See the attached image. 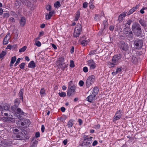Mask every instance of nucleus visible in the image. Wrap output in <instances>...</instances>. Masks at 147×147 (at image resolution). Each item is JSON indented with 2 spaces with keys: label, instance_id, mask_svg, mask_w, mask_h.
Returning a JSON list of instances; mask_svg holds the SVG:
<instances>
[{
  "label": "nucleus",
  "instance_id": "nucleus-1",
  "mask_svg": "<svg viewBox=\"0 0 147 147\" xmlns=\"http://www.w3.org/2000/svg\"><path fill=\"white\" fill-rule=\"evenodd\" d=\"M93 138L92 137H88L84 135L83 137V140L80 142V145L83 147H87L90 145L92 143Z\"/></svg>",
  "mask_w": 147,
  "mask_h": 147
},
{
  "label": "nucleus",
  "instance_id": "nucleus-2",
  "mask_svg": "<svg viewBox=\"0 0 147 147\" xmlns=\"http://www.w3.org/2000/svg\"><path fill=\"white\" fill-rule=\"evenodd\" d=\"M132 30L134 34L137 36H139L141 34L140 26L138 23L134 22L133 24L132 27Z\"/></svg>",
  "mask_w": 147,
  "mask_h": 147
},
{
  "label": "nucleus",
  "instance_id": "nucleus-3",
  "mask_svg": "<svg viewBox=\"0 0 147 147\" xmlns=\"http://www.w3.org/2000/svg\"><path fill=\"white\" fill-rule=\"evenodd\" d=\"M64 58L62 57L60 58L56 63V65L58 68L64 70L67 67V65L64 63Z\"/></svg>",
  "mask_w": 147,
  "mask_h": 147
},
{
  "label": "nucleus",
  "instance_id": "nucleus-4",
  "mask_svg": "<svg viewBox=\"0 0 147 147\" xmlns=\"http://www.w3.org/2000/svg\"><path fill=\"white\" fill-rule=\"evenodd\" d=\"M95 77L94 75L89 76L87 79L86 85V87L88 88L94 83L95 80Z\"/></svg>",
  "mask_w": 147,
  "mask_h": 147
},
{
  "label": "nucleus",
  "instance_id": "nucleus-5",
  "mask_svg": "<svg viewBox=\"0 0 147 147\" xmlns=\"http://www.w3.org/2000/svg\"><path fill=\"white\" fill-rule=\"evenodd\" d=\"M76 89V87L75 85L68 87L67 90V96H70L74 95L75 93Z\"/></svg>",
  "mask_w": 147,
  "mask_h": 147
},
{
  "label": "nucleus",
  "instance_id": "nucleus-6",
  "mask_svg": "<svg viewBox=\"0 0 147 147\" xmlns=\"http://www.w3.org/2000/svg\"><path fill=\"white\" fill-rule=\"evenodd\" d=\"M81 25L80 24H77L74 30V37H76L79 36L81 32Z\"/></svg>",
  "mask_w": 147,
  "mask_h": 147
},
{
  "label": "nucleus",
  "instance_id": "nucleus-7",
  "mask_svg": "<svg viewBox=\"0 0 147 147\" xmlns=\"http://www.w3.org/2000/svg\"><path fill=\"white\" fill-rule=\"evenodd\" d=\"M13 137L14 138L21 140H24L25 138V134L21 131L17 133L16 135H13Z\"/></svg>",
  "mask_w": 147,
  "mask_h": 147
},
{
  "label": "nucleus",
  "instance_id": "nucleus-8",
  "mask_svg": "<svg viewBox=\"0 0 147 147\" xmlns=\"http://www.w3.org/2000/svg\"><path fill=\"white\" fill-rule=\"evenodd\" d=\"M135 46L136 49H140L143 45L142 41L141 40H136L134 42Z\"/></svg>",
  "mask_w": 147,
  "mask_h": 147
},
{
  "label": "nucleus",
  "instance_id": "nucleus-9",
  "mask_svg": "<svg viewBox=\"0 0 147 147\" xmlns=\"http://www.w3.org/2000/svg\"><path fill=\"white\" fill-rule=\"evenodd\" d=\"M120 56H113L112 59V63L113 65H117L120 61Z\"/></svg>",
  "mask_w": 147,
  "mask_h": 147
},
{
  "label": "nucleus",
  "instance_id": "nucleus-10",
  "mask_svg": "<svg viewBox=\"0 0 147 147\" xmlns=\"http://www.w3.org/2000/svg\"><path fill=\"white\" fill-rule=\"evenodd\" d=\"M121 112L122 111L121 110H119L117 111L113 119L114 121L118 120L121 118L122 116Z\"/></svg>",
  "mask_w": 147,
  "mask_h": 147
},
{
  "label": "nucleus",
  "instance_id": "nucleus-11",
  "mask_svg": "<svg viewBox=\"0 0 147 147\" xmlns=\"http://www.w3.org/2000/svg\"><path fill=\"white\" fill-rule=\"evenodd\" d=\"M88 65L90 67V69H94L96 67V64L92 60H89L88 61Z\"/></svg>",
  "mask_w": 147,
  "mask_h": 147
},
{
  "label": "nucleus",
  "instance_id": "nucleus-12",
  "mask_svg": "<svg viewBox=\"0 0 147 147\" xmlns=\"http://www.w3.org/2000/svg\"><path fill=\"white\" fill-rule=\"evenodd\" d=\"M30 121L27 119H24L23 121L21 123V125L23 126H24V127H26L29 126L30 124Z\"/></svg>",
  "mask_w": 147,
  "mask_h": 147
},
{
  "label": "nucleus",
  "instance_id": "nucleus-13",
  "mask_svg": "<svg viewBox=\"0 0 147 147\" xmlns=\"http://www.w3.org/2000/svg\"><path fill=\"white\" fill-rule=\"evenodd\" d=\"M124 33L129 36L131 37L133 35L132 32L128 28H124Z\"/></svg>",
  "mask_w": 147,
  "mask_h": 147
},
{
  "label": "nucleus",
  "instance_id": "nucleus-14",
  "mask_svg": "<svg viewBox=\"0 0 147 147\" xmlns=\"http://www.w3.org/2000/svg\"><path fill=\"white\" fill-rule=\"evenodd\" d=\"M10 38V34L9 33L7 34L4 38L3 41V44L4 45L7 44L9 42Z\"/></svg>",
  "mask_w": 147,
  "mask_h": 147
},
{
  "label": "nucleus",
  "instance_id": "nucleus-15",
  "mask_svg": "<svg viewBox=\"0 0 147 147\" xmlns=\"http://www.w3.org/2000/svg\"><path fill=\"white\" fill-rule=\"evenodd\" d=\"M126 13V12L124 11L119 16L118 20L119 22L122 21L123 20V18L125 16Z\"/></svg>",
  "mask_w": 147,
  "mask_h": 147
},
{
  "label": "nucleus",
  "instance_id": "nucleus-16",
  "mask_svg": "<svg viewBox=\"0 0 147 147\" xmlns=\"http://www.w3.org/2000/svg\"><path fill=\"white\" fill-rule=\"evenodd\" d=\"M95 97L93 95L90 94L89 96H88L86 98L87 101L89 102H92L94 100Z\"/></svg>",
  "mask_w": 147,
  "mask_h": 147
},
{
  "label": "nucleus",
  "instance_id": "nucleus-17",
  "mask_svg": "<svg viewBox=\"0 0 147 147\" xmlns=\"http://www.w3.org/2000/svg\"><path fill=\"white\" fill-rule=\"evenodd\" d=\"M20 23L21 26H24L26 23V20L25 18L24 17H21L20 21Z\"/></svg>",
  "mask_w": 147,
  "mask_h": 147
},
{
  "label": "nucleus",
  "instance_id": "nucleus-18",
  "mask_svg": "<svg viewBox=\"0 0 147 147\" xmlns=\"http://www.w3.org/2000/svg\"><path fill=\"white\" fill-rule=\"evenodd\" d=\"M120 47L122 49L126 51L128 49V47L126 44L124 42H122L121 43Z\"/></svg>",
  "mask_w": 147,
  "mask_h": 147
},
{
  "label": "nucleus",
  "instance_id": "nucleus-19",
  "mask_svg": "<svg viewBox=\"0 0 147 147\" xmlns=\"http://www.w3.org/2000/svg\"><path fill=\"white\" fill-rule=\"evenodd\" d=\"M98 89L97 87H95L93 89L92 93L91 94L93 95L96 97V95L97 94L98 92Z\"/></svg>",
  "mask_w": 147,
  "mask_h": 147
},
{
  "label": "nucleus",
  "instance_id": "nucleus-20",
  "mask_svg": "<svg viewBox=\"0 0 147 147\" xmlns=\"http://www.w3.org/2000/svg\"><path fill=\"white\" fill-rule=\"evenodd\" d=\"M54 13V11H50L49 14L46 13L45 15L46 19L47 20H49L50 19L53 15V14Z\"/></svg>",
  "mask_w": 147,
  "mask_h": 147
},
{
  "label": "nucleus",
  "instance_id": "nucleus-21",
  "mask_svg": "<svg viewBox=\"0 0 147 147\" xmlns=\"http://www.w3.org/2000/svg\"><path fill=\"white\" fill-rule=\"evenodd\" d=\"M3 112L5 111H9V108H10L9 105L6 103L3 104Z\"/></svg>",
  "mask_w": 147,
  "mask_h": 147
},
{
  "label": "nucleus",
  "instance_id": "nucleus-22",
  "mask_svg": "<svg viewBox=\"0 0 147 147\" xmlns=\"http://www.w3.org/2000/svg\"><path fill=\"white\" fill-rule=\"evenodd\" d=\"M36 66V64L33 61H31L28 64V67L31 68H34Z\"/></svg>",
  "mask_w": 147,
  "mask_h": 147
},
{
  "label": "nucleus",
  "instance_id": "nucleus-23",
  "mask_svg": "<svg viewBox=\"0 0 147 147\" xmlns=\"http://www.w3.org/2000/svg\"><path fill=\"white\" fill-rule=\"evenodd\" d=\"M7 142L5 141H0V147H5L7 146Z\"/></svg>",
  "mask_w": 147,
  "mask_h": 147
},
{
  "label": "nucleus",
  "instance_id": "nucleus-24",
  "mask_svg": "<svg viewBox=\"0 0 147 147\" xmlns=\"http://www.w3.org/2000/svg\"><path fill=\"white\" fill-rule=\"evenodd\" d=\"M16 59V56L12 57L11 59V60L10 62V66H13V64L15 62Z\"/></svg>",
  "mask_w": 147,
  "mask_h": 147
},
{
  "label": "nucleus",
  "instance_id": "nucleus-25",
  "mask_svg": "<svg viewBox=\"0 0 147 147\" xmlns=\"http://www.w3.org/2000/svg\"><path fill=\"white\" fill-rule=\"evenodd\" d=\"M17 111L18 114L20 115H24L25 113L22 111L21 109L18 108L17 109Z\"/></svg>",
  "mask_w": 147,
  "mask_h": 147
},
{
  "label": "nucleus",
  "instance_id": "nucleus-26",
  "mask_svg": "<svg viewBox=\"0 0 147 147\" xmlns=\"http://www.w3.org/2000/svg\"><path fill=\"white\" fill-rule=\"evenodd\" d=\"M136 8L133 7L131 9H130L128 12L127 13V15H129L133 13L136 10Z\"/></svg>",
  "mask_w": 147,
  "mask_h": 147
},
{
  "label": "nucleus",
  "instance_id": "nucleus-27",
  "mask_svg": "<svg viewBox=\"0 0 147 147\" xmlns=\"http://www.w3.org/2000/svg\"><path fill=\"white\" fill-rule=\"evenodd\" d=\"M18 129L13 128V135H16V134L20 132Z\"/></svg>",
  "mask_w": 147,
  "mask_h": 147
},
{
  "label": "nucleus",
  "instance_id": "nucleus-28",
  "mask_svg": "<svg viewBox=\"0 0 147 147\" xmlns=\"http://www.w3.org/2000/svg\"><path fill=\"white\" fill-rule=\"evenodd\" d=\"M139 23L143 26H146V24L145 23L144 20L143 19H140L139 20Z\"/></svg>",
  "mask_w": 147,
  "mask_h": 147
},
{
  "label": "nucleus",
  "instance_id": "nucleus-29",
  "mask_svg": "<svg viewBox=\"0 0 147 147\" xmlns=\"http://www.w3.org/2000/svg\"><path fill=\"white\" fill-rule=\"evenodd\" d=\"M40 95L42 96H45L46 94L44 88H42L41 89L40 91Z\"/></svg>",
  "mask_w": 147,
  "mask_h": 147
},
{
  "label": "nucleus",
  "instance_id": "nucleus-30",
  "mask_svg": "<svg viewBox=\"0 0 147 147\" xmlns=\"http://www.w3.org/2000/svg\"><path fill=\"white\" fill-rule=\"evenodd\" d=\"M23 89H21L19 92V97H20V99L23 100Z\"/></svg>",
  "mask_w": 147,
  "mask_h": 147
},
{
  "label": "nucleus",
  "instance_id": "nucleus-31",
  "mask_svg": "<svg viewBox=\"0 0 147 147\" xmlns=\"http://www.w3.org/2000/svg\"><path fill=\"white\" fill-rule=\"evenodd\" d=\"M15 106L18 107L20 103V102L19 101V99L18 98H17L15 99Z\"/></svg>",
  "mask_w": 147,
  "mask_h": 147
},
{
  "label": "nucleus",
  "instance_id": "nucleus-32",
  "mask_svg": "<svg viewBox=\"0 0 147 147\" xmlns=\"http://www.w3.org/2000/svg\"><path fill=\"white\" fill-rule=\"evenodd\" d=\"M131 61L133 63H136L138 61V59L134 56H133Z\"/></svg>",
  "mask_w": 147,
  "mask_h": 147
},
{
  "label": "nucleus",
  "instance_id": "nucleus-33",
  "mask_svg": "<svg viewBox=\"0 0 147 147\" xmlns=\"http://www.w3.org/2000/svg\"><path fill=\"white\" fill-rule=\"evenodd\" d=\"M88 41L86 40H84L82 41L81 44L82 45L85 46L88 44Z\"/></svg>",
  "mask_w": 147,
  "mask_h": 147
},
{
  "label": "nucleus",
  "instance_id": "nucleus-34",
  "mask_svg": "<svg viewBox=\"0 0 147 147\" xmlns=\"http://www.w3.org/2000/svg\"><path fill=\"white\" fill-rule=\"evenodd\" d=\"M90 7L92 9H93L94 8V6L93 5V1L90 0L89 2Z\"/></svg>",
  "mask_w": 147,
  "mask_h": 147
},
{
  "label": "nucleus",
  "instance_id": "nucleus-35",
  "mask_svg": "<svg viewBox=\"0 0 147 147\" xmlns=\"http://www.w3.org/2000/svg\"><path fill=\"white\" fill-rule=\"evenodd\" d=\"M59 94L60 97H64L66 96V93L65 92H59Z\"/></svg>",
  "mask_w": 147,
  "mask_h": 147
},
{
  "label": "nucleus",
  "instance_id": "nucleus-36",
  "mask_svg": "<svg viewBox=\"0 0 147 147\" xmlns=\"http://www.w3.org/2000/svg\"><path fill=\"white\" fill-rule=\"evenodd\" d=\"M54 6L55 7L57 8L60 7V4L59 2L58 1H57L54 4Z\"/></svg>",
  "mask_w": 147,
  "mask_h": 147
},
{
  "label": "nucleus",
  "instance_id": "nucleus-37",
  "mask_svg": "<svg viewBox=\"0 0 147 147\" xmlns=\"http://www.w3.org/2000/svg\"><path fill=\"white\" fill-rule=\"evenodd\" d=\"M26 49V46H24L22 48L19 49V52L20 53L24 52L25 51V50Z\"/></svg>",
  "mask_w": 147,
  "mask_h": 147
},
{
  "label": "nucleus",
  "instance_id": "nucleus-38",
  "mask_svg": "<svg viewBox=\"0 0 147 147\" xmlns=\"http://www.w3.org/2000/svg\"><path fill=\"white\" fill-rule=\"evenodd\" d=\"M80 15V14L79 12H77L75 17L74 20L76 21L78 19Z\"/></svg>",
  "mask_w": 147,
  "mask_h": 147
},
{
  "label": "nucleus",
  "instance_id": "nucleus-39",
  "mask_svg": "<svg viewBox=\"0 0 147 147\" xmlns=\"http://www.w3.org/2000/svg\"><path fill=\"white\" fill-rule=\"evenodd\" d=\"M25 63H22L19 65L20 68L22 69H24V68Z\"/></svg>",
  "mask_w": 147,
  "mask_h": 147
},
{
  "label": "nucleus",
  "instance_id": "nucleus-40",
  "mask_svg": "<svg viewBox=\"0 0 147 147\" xmlns=\"http://www.w3.org/2000/svg\"><path fill=\"white\" fill-rule=\"evenodd\" d=\"M122 70V68L121 67H117L116 69V71L117 74L120 73Z\"/></svg>",
  "mask_w": 147,
  "mask_h": 147
},
{
  "label": "nucleus",
  "instance_id": "nucleus-41",
  "mask_svg": "<svg viewBox=\"0 0 147 147\" xmlns=\"http://www.w3.org/2000/svg\"><path fill=\"white\" fill-rule=\"evenodd\" d=\"M132 22L131 20H129L127 22V23L126 24L125 26L127 27H128L131 24Z\"/></svg>",
  "mask_w": 147,
  "mask_h": 147
},
{
  "label": "nucleus",
  "instance_id": "nucleus-42",
  "mask_svg": "<svg viewBox=\"0 0 147 147\" xmlns=\"http://www.w3.org/2000/svg\"><path fill=\"white\" fill-rule=\"evenodd\" d=\"M67 125L68 127L69 128H70L72 126L73 123L71 121V120L69 121Z\"/></svg>",
  "mask_w": 147,
  "mask_h": 147
},
{
  "label": "nucleus",
  "instance_id": "nucleus-43",
  "mask_svg": "<svg viewBox=\"0 0 147 147\" xmlns=\"http://www.w3.org/2000/svg\"><path fill=\"white\" fill-rule=\"evenodd\" d=\"M17 107H16L15 106H12L11 107V109L12 110V111L13 112H15L16 111H17Z\"/></svg>",
  "mask_w": 147,
  "mask_h": 147
},
{
  "label": "nucleus",
  "instance_id": "nucleus-44",
  "mask_svg": "<svg viewBox=\"0 0 147 147\" xmlns=\"http://www.w3.org/2000/svg\"><path fill=\"white\" fill-rule=\"evenodd\" d=\"M35 45L38 47H40L41 46V43L39 41H35Z\"/></svg>",
  "mask_w": 147,
  "mask_h": 147
},
{
  "label": "nucleus",
  "instance_id": "nucleus-45",
  "mask_svg": "<svg viewBox=\"0 0 147 147\" xmlns=\"http://www.w3.org/2000/svg\"><path fill=\"white\" fill-rule=\"evenodd\" d=\"M70 66L71 67H74V62L73 60H71L70 61Z\"/></svg>",
  "mask_w": 147,
  "mask_h": 147
},
{
  "label": "nucleus",
  "instance_id": "nucleus-46",
  "mask_svg": "<svg viewBox=\"0 0 147 147\" xmlns=\"http://www.w3.org/2000/svg\"><path fill=\"white\" fill-rule=\"evenodd\" d=\"M96 51H91L89 53L88 55H92L97 54Z\"/></svg>",
  "mask_w": 147,
  "mask_h": 147
},
{
  "label": "nucleus",
  "instance_id": "nucleus-47",
  "mask_svg": "<svg viewBox=\"0 0 147 147\" xmlns=\"http://www.w3.org/2000/svg\"><path fill=\"white\" fill-rule=\"evenodd\" d=\"M100 17L99 15H95L94 19L96 20H98L100 19Z\"/></svg>",
  "mask_w": 147,
  "mask_h": 147
},
{
  "label": "nucleus",
  "instance_id": "nucleus-48",
  "mask_svg": "<svg viewBox=\"0 0 147 147\" xmlns=\"http://www.w3.org/2000/svg\"><path fill=\"white\" fill-rule=\"evenodd\" d=\"M84 83V82L83 81L80 80L79 82V84L80 86L82 87L83 86Z\"/></svg>",
  "mask_w": 147,
  "mask_h": 147
},
{
  "label": "nucleus",
  "instance_id": "nucleus-49",
  "mask_svg": "<svg viewBox=\"0 0 147 147\" xmlns=\"http://www.w3.org/2000/svg\"><path fill=\"white\" fill-rule=\"evenodd\" d=\"M83 71L85 73L87 72L88 71V67H84L83 68Z\"/></svg>",
  "mask_w": 147,
  "mask_h": 147
},
{
  "label": "nucleus",
  "instance_id": "nucleus-50",
  "mask_svg": "<svg viewBox=\"0 0 147 147\" xmlns=\"http://www.w3.org/2000/svg\"><path fill=\"white\" fill-rule=\"evenodd\" d=\"M98 143V142L97 140H95L93 142L92 145L93 146H95Z\"/></svg>",
  "mask_w": 147,
  "mask_h": 147
},
{
  "label": "nucleus",
  "instance_id": "nucleus-51",
  "mask_svg": "<svg viewBox=\"0 0 147 147\" xmlns=\"http://www.w3.org/2000/svg\"><path fill=\"white\" fill-rule=\"evenodd\" d=\"M37 144V141H35L33 144L31 146V147H36Z\"/></svg>",
  "mask_w": 147,
  "mask_h": 147
},
{
  "label": "nucleus",
  "instance_id": "nucleus-52",
  "mask_svg": "<svg viewBox=\"0 0 147 147\" xmlns=\"http://www.w3.org/2000/svg\"><path fill=\"white\" fill-rule=\"evenodd\" d=\"M83 6L84 8H86L88 6V3L86 2L84 3Z\"/></svg>",
  "mask_w": 147,
  "mask_h": 147
},
{
  "label": "nucleus",
  "instance_id": "nucleus-53",
  "mask_svg": "<svg viewBox=\"0 0 147 147\" xmlns=\"http://www.w3.org/2000/svg\"><path fill=\"white\" fill-rule=\"evenodd\" d=\"M0 111H1V113L3 114V106H2L1 105H0Z\"/></svg>",
  "mask_w": 147,
  "mask_h": 147
},
{
  "label": "nucleus",
  "instance_id": "nucleus-54",
  "mask_svg": "<svg viewBox=\"0 0 147 147\" xmlns=\"http://www.w3.org/2000/svg\"><path fill=\"white\" fill-rule=\"evenodd\" d=\"M9 16V13H4V16L5 17L7 18Z\"/></svg>",
  "mask_w": 147,
  "mask_h": 147
},
{
  "label": "nucleus",
  "instance_id": "nucleus-55",
  "mask_svg": "<svg viewBox=\"0 0 147 147\" xmlns=\"http://www.w3.org/2000/svg\"><path fill=\"white\" fill-rule=\"evenodd\" d=\"M47 9L48 10H50L51 9V7L50 5H48L46 7Z\"/></svg>",
  "mask_w": 147,
  "mask_h": 147
},
{
  "label": "nucleus",
  "instance_id": "nucleus-56",
  "mask_svg": "<svg viewBox=\"0 0 147 147\" xmlns=\"http://www.w3.org/2000/svg\"><path fill=\"white\" fill-rule=\"evenodd\" d=\"M100 126L99 124H97L94 126V127L96 129H99L100 127Z\"/></svg>",
  "mask_w": 147,
  "mask_h": 147
},
{
  "label": "nucleus",
  "instance_id": "nucleus-57",
  "mask_svg": "<svg viewBox=\"0 0 147 147\" xmlns=\"http://www.w3.org/2000/svg\"><path fill=\"white\" fill-rule=\"evenodd\" d=\"M45 127L44 125H42L41 126V130L42 132H43L45 131Z\"/></svg>",
  "mask_w": 147,
  "mask_h": 147
},
{
  "label": "nucleus",
  "instance_id": "nucleus-58",
  "mask_svg": "<svg viewBox=\"0 0 147 147\" xmlns=\"http://www.w3.org/2000/svg\"><path fill=\"white\" fill-rule=\"evenodd\" d=\"M44 32L43 31H41L40 32L39 34V37H41L43 36L44 34Z\"/></svg>",
  "mask_w": 147,
  "mask_h": 147
},
{
  "label": "nucleus",
  "instance_id": "nucleus-59",
  "mask_svg": "<svg viewBox=\"0 0 147 147\" xmlns=\"http://www.w3.org/2000/svg\"><path fill=\"white\" fill-rule=\"evenodd\" d=\"M6 48L7 49H12L13 48V46L11 45H9Z\"/></svg>",
  "mask_w": 147,
  "mask_h": 147
},
{
  "label": "nucleus",
  "instance_id": "nucleus-60",
  "mask_svg": "<svg viewBox=\"0 0 147 147\" xmlns=\"http://www.w3.org/2000/svg\"><path fill=\"white\" fill-rule=\"evenodd\" d=\"M35 136L36 138H38V137H40V133L39 132H36L35 134Z\"/></svg>",
  "mask_w": 147,
  "mask_h": 147
},
{
  "label": "nucleus",
  "instance_id": "nucleus-61",
  "mask_svg": "<svg viewBox=\"0 0 147 147\" xmlns=\"http://www.w3.org/2000/svg\"><path fill=\"white\" fill-rule=\"evenodd\" d=\"M146 9V8H144L142 9L140 11V12L141 13H144V10Z\"/></svg>",
  "mask_w": 147,
  "mask_h": 147
},
{
  "label": "nucleus",
  "instance_id": "nucleus-62",
  "mask_svg": "<svg viewBox=\"0 0 147 147\" xmlns=\"http://www.w3.org/2000/svg\"><path fill=\"white\" fill-rule=\"evenodd\" d=\"M78 121L79 122L80 125H81L82 124V121L81 119H79L78 120Z\"/></svg>",
  "mask_w": 147,
  "mask_h": 147
},
{
  "label": "nucleus",
  "instance_id": "nucleus-63",
  "mask_svg": "<svg viewBox=\"0 0 147 147\" xmlns=\"http://www.w3.org/2000/svg\"><path fill=\"white\" fill-rule=\"evenodd\" d=\"M117 74V73L116 71H113L112 72V74L113 76L116 75Z\"/></svg>",
  "mask_w": 147,
  "mask_h": 147
},
{
  "label": "nucleus",
  "instance_id": "nucleus-64",
  "mask_svg": "<svg viewBox=\"0 0 147 147\" xmlns=\"http://www.w3.org/2000/svg\"><path fill=\"white\" fill-rule=\"evenodd\" d=\"M109 29L110 30L113 31L114 29V26H111L109 27Z\"/></svg>",
  "mask_w": 147,
  "mask_h": 147
}]
</instances>
